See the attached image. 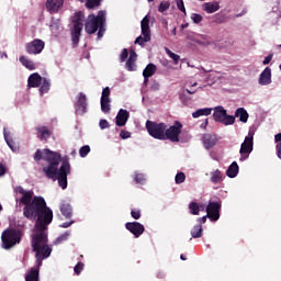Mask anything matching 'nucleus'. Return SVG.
Masks as SVG:
<instances>
[{
  "instance_id": "nucleus-25",
  "label": "nucleus",
  "mask_w": 281,
  "mask_h": 281,
  "mask_svg": "<svg viewBox=\"0 0 281 281\" xmlns=\"http://www.w3.org/2000/svg\"><path fill=\"white\" fill-rule=\"evenodd\" d=\"M21 65H23V67H25V69H29V71H34V69H36V64L27 58L26 56L22 55L19 58Z\"/></svg>"
},
{
  "instance_id": "nucleus-32",
  "label": "nucleus",
  "mask_w": 281,
  "mask_h": 281,
  "mask_svg": "<svg viewBox=\"0 0 281 281\" xmlns=\"http://www.w3.org/2000/svg\"><path fill=\"white\" fill-rule=\"evenodd\" d=\"M192 238H201L203 236V226L201 224H196L191 229Z\"/></svg>"
},
{
  "instance_id": "nucleus-6",
  "label": "nucleus",
  "mask_w": 281,
  "mask_h": 281,
  "mask_svg": "<svg viewBox=\"0 0 281 281\" xmlns=\"http://www.w3.org/2000/svg\"><path fill=\"white\" fill-rule=\"evenodd\" d=\"M213 111V120L218 122L220 124H224V126H232L236 122V117L234 115L227 114V110L222 105L215 106L212 109Z\"/></svg>"
},
{
  "instance_id": "nucleus-36",
  "label": "nucleus",
  "mask_w": 281,
  "mask_h": 281,
  "mask_svg": "<svg viewBox=\"0 0 281 281\" xmlns=\"http://www.w3.org/2000/svg\"><path fill=\"white\" fill-rule=\"evenodd\" d=\"M60 212L66 218H71V206L69 204H61Z\"/></svg>"
},
{
  "instance_id": "nucleus-52",
  "label": "nucleus",
  "mask_w": 281,
  "mask_h": 281,
  "mask_svg": "<svg viewBox=\"0 0 281 281\" xmlns=\"http://www.w3.org/2000/svg\"><path fill=\"white\" fill-rule=\"evenodd\" d=\"M209 78H211V80H213V82H216V80H218L221 78V74L218 72H212Z\"/></svg>"
},
{
  "instance_id": "nucleus-46",
  "label": "nucleus",
  "mask_w": 281,
  "mask_h": 281,
  "mask_svg": "<svg viewBox=\"0 0 281 281\" xmlns=\"http://www.w3.org/2000/svg\"><path fill=\"white\" fill-rule=\"evenodd\" d=\"M131 216L134 217L135 221H139L142 218V211L139 210H132Z\"/></svg>"
},
{
  "instance_id": "nucleus-2",
  "label": "nucleus",
  "mask_w": 281,
  "mask_h": 281,
  "mask_svg": "<svg viewBox=\"0 0 281 281\" xmlns=\"http://www.w3.org/2000/svg\"><path fill=\"white\" fill-rule=\"evenodd\" d=\"M34 159L35 161L44 159V161H46V165L43 166L44 175L53 181H58L61 190H66L67 175L71 172V165H69L68 160H64L58 168V165L60 164V154L49 149H37Z\"/></svg>"
},
{
  "instance_id": "nucleus-40",
  "label": "nucleus",
  "mask_w": 281,
  "mask_h": 281,
  "mask_svg": "<svg viewBox=\"0 0 281 281\" xmlns=\"http://www.w3.org/2000/svg\"><path fill=\"white\" fill-rule=\"evenodd\" d=\"M134 181L136 183L143 184L146 182V176L144 173L136 172L134 176Z\"/></svg>"
},
{
  "instance_id": "nucleus-38",
  "label": "nucleus",
  "mask_w": 281,
  "mask_h": 281,
  "mask_svg": "<svg viewBox=\"0 0 281 281\" xmlns=\"http://www.w3.org/2000/svg\"><path fill=\"white\" fill-rule=\"evenodd\" d=\"M192 23H194L195 25H199V23H202L203 21V15L199 14V13H191L190 16Z\"/></svg>"
},
{
  "instance_id": "nucleus-63",
  "label": "nucleus",
  "mask_w": 281,
  "mask_h": 281,
  "mask_svg": "<svg viewBox=\"0 0 281 281\" xmlns=\"http://www.w3.org/2000/svg\"><path fill=\"white\" fill-rule=\"evenodd\" d=\"M148 1H154V0H148Z\"/></svg>"
},
{
  "instance_id": "nucleus-33",
  "label": "nucleus",
  "mask_w": 281,
  "mask_h": 281,
  "mask_svg": "<svg viewBox=\"0 0 281 281\" xmlns=\"http://www.w3.org/2000/svg\"><path fill=\"white\" fill-rule=\"evenodd\" d=\"M187 38L191 43H195L196 45H207V41L201 42V38H199V34L188 33Z\"/></svg>"
},
{
  "instance_id": "nucleus-30",
  "label": "nucleus",
  "mask_w": 281,
  "mask_h": 281,
  "mask_svg": "<svg viewBox=\"0 0 281 281\" xmlns=\"http://www.w3.org/2000/svg\"><path fill=\"white\" fill-rule=\"evenodd\" d=\"M226 176L229 179H235V177H238V162L237 161L232 162V165L226 170Z\"/></svg>"
},
{
  "instance_id": "nucleus-9",
  "label": "nucleus",
  "mask_w": 281,
  "mask_h": 281,
  "mask_svg": "<svg viewBox=\"0 0 281 281\" xmlns=\"http://www.w3.org/2000/svg\"><path fill=\"white\" fill-rule=\"evenodd\" d=\"M251 153H254V134L249 132V134L245 137V140L241 143L239 149V161H247Z\"/></svg>"
},
{
  "instance_id": "nucleus-15",
  "label": "nucleus",
  "mask_w": 281,
  "mask_h": 281,
  "mask_svg": "<svg viewBox=\"0 0 281 281\" xmlns=\"http://www.w3.org/2000/svg\"><path fill=\"white\" fill-rule=\"evenodd\" d=\"M111 89L105 87L101 95V111L103 113H109L111 111Z\"/></svg>"
},
{
  "instance_id": "nucleus-45",
  "label": "nucleus",
  "mask_w": 281,
  "mask_h": 281,
  "mask_svg": "<svg viewBox=\"0 0 281 281\" xmlns=\"http://www.w3.org/2000/svg\"><path fill=\"white\" fill-rule=\"evenodd\" d=\"M97 5H100V0H87L86 7L89 9L95 8Z\"/></svg>"
},
{
  "instance_id": "nucleus-62",
  "label": "nucleus",
  "mask_w": 281,
  "mask_h": 281,
  "mask_svg": "<svg viewBox=\"0 0 281 281\" xmlns=\"http://www.w3.org/2000/svg\"><path fill=\"white\" fill-rule=\"evenodd\" d=\"M182 27H187V25H182Z\"/></svg>"
},
{
  "instance_id": "nucleus-19",
  "label": "nucleus",
  "mask_w": 281,
  "mask_h": 281,
  "mask_svg": "<svg viewBox=\"0 0 281 281\" xmlns=\"http://www.w3.org/2000/svg\"><path fill=\"white\" fill-rule=\"evenodd\" d=\"M65 0H47L46 8L48 12L56 13L60 8H63Z\"/></svg>"
},
{
  "instance_id": "nucleus-14",
  "label": "nucleus",
  "mask_w": 281,
  "mask_h": 281,
  "mask_svg": "<svg viewBox=\"0 0 281 281\" xmlns=\"http://www.w3.org/2000/svg\"><path fill=\"white\" fill-rule=\"evenodd\" d=\"M75 113L77 115H85V113H87V95L82 92L76 98Z\"/></svg>"
},
{
  "instance_id": "nucleus-55",
  "label": "nucleus",
  "mask_w": 281,
  "mask_h": 281,
  "mask_svg": "<svg viewBox=\"0 0 281 281\" xmlns=\"http://www.w3.org/2000/svg\"><path fill=\"white\" fill-rule=\"evenodd\" d=\"M207 218H210V216H207V215H204L203 217L198 218V220H196V221H198V225H203V224H205V222L207 221Z\"/></svg>"
},
{
  "instance_id": "nucleus-16",
  "label": "nucleus",
  "mask_w": 281,
  "mask_h": 281,
  "mask_svg": "<svg viewBox=\"0 0 281 281\" xmlns=\"http://www.w3.org/2000/svg\"><path fill=\"white\" fill-rule=\"evenodd\" d=\"M125 227L128 232H131V234H133V236H135V238H139V236H142V234L145 232L144 225L139 224L138 222H127Z\"/></svg>"
},
{
  "instance_id": "nucleus-26",
  "label": "nucleus",
  "mask_w": 281,
  "mask_h": 281,
  "mask_svg": "<svg viewBox=\"0 0 281 281\" xmlns=\"http://www.w3.org/2000/svg\"><path fill=\"white\" fill-rule=\"evenodd\" d=\"M203 146L206 148V150L213 148V146H216V136L212 134H205L203 136Z\"/></svg>"
},
{
  "instance_id": "nucleus-58",
  "label": "nucleus",
  "mask_w": 281,
  "mask_h": 281,
  "mask_svg": "<svg viewBox=\"0 0 281 281\" xmlns=\"http://www.w3.org/2000/svg\"><path fill=\"white\" fill-rule=\"evenodd\" d=\"M0 58H8V54L1 53V54H0Z\"/></svg>"
},
{
  "instance_id": "nucleus-41",
  "label": "nucleus",
  "mask_w": 281,
  "mask_h": 281,
  "mask_svg": "<svg viewBox=\"0 0 281 281\" xmlns=\"http://www.w3.org/2000/svg\"><path fill=\"white\" fill-rule=\"evenodd\" d=\"M199 38L201 43H205V41L207 42V44H202V47H207V45H212V41L210 40V36L199 34Z\"/></svg>"
},
{
  "instance_id": "nucleus-8",
  "label": "nucleus",
  "mask_w": 281,
  "mask_h": 281,
  "mask_svg": "<svg viewBox=\"0 0 281 281\" xmlns=\"http://www.w3.org/2000/svg\"><path fill=\"white\" fill-rule=\"evenodd\" d=\"M85 23V14L81 12L76 13L72 16V27H71V38L74 45H78L80 41V32H82V26Z\"/></svg>"
},
{
  "instance_id": "nucleus-49",
  "label": "nucleus",
  "mask_w": 281,
  "mask_h": 281,
  "mask_svg": "<svg viewBox=\"0 0 281 281\" xmlns=\"http://www.w3.org/2000/svg\"><path fill=\"white\" fill-rule=\"evenodd\" d=\"M126 58H128V49H123L121 55H120V60L121 63H124V60H126Z\"/></svg>"
},
{
  "instance_id": "nucleus-51",
  "label": "nucleus",
  "mask_w": 281,
  "mask_h": 281,
  "mask_svg": "<svg viewBox=\"0 0 281 281\" xmlns=\"http://www.w3.org/2000/svg\"><path fill=\"white\" fill-rule=\"evenodd\" d=\"M120 137L122 138V139H128L130 137H131V132H127V131H121V133H120Z\"/></svg>"
},
{
  "instance_id": "nucleus-23",
  "label": "nucleus",
  "mask_w": 281,
  "mask_h": 281,
  "mask_svg": "<svg viewBox=\"0 0 281 281\" xmlns=\"http://www.w3.org/2000/svg\"><path fill=\"white\" fill-rule=\"evenodd\" d=\"M157 71V66L155 64H148L146 68L143 71V76L145 78L144 82L145 85L148 83V79L153 76H155V72Z\"/></svg>"
},
{
  "instance_id": "nucleus-48",
  "label": "nucleus",
  "mask_w": 281,
  "mask_h": 281,
  "mask_svg": "<svg viewBox=\"0 0 281 281\" xmlns=\"http://www.w3.org/2000/svg\"><path fill=\"white\" fill-rule=\"evenodd\" d=\"M214 19V23H225V16L221 15V13L215 14Z\"/></svg>"
},
{
  "instance_id": "nucleus-59",
  "label": "nucleus",
  "mask_w": 281,
  "mask_h": 281,
  "mask_svg": "<svg viewBox=\"0 0 281 281\" xmlns=\"http://www.w3.org/2000/svg\"><path fill=\"white\" fill-rule=\"evenodd\" d=\"M172 34H173V36H177V29L172 30Z\"/></svg>"
},
{
  "instance_id": "nucleus-61",
  "label": "nucleus",
  "mask_w": 281,
  "mask_h": 281,
  "mask_svg": "<svg viewBox=\"0 0 281 281\" xmlns=\"http://www.w3.org/2000/svg\"><path fill=\"white\" fill-rule=\"evenodd\" d=\"M192 87H196V82H194V83L192 85Z\"/></svg>"
},
{
  "instance_id": "nucleus-34",
  "label": "nucleus",
  "mask_w": 281,
  "mask_h": 281,
  "mask_svg": "<svg viewBox=\"0 0 281 281\" xmlns=\"http://www.w3.org/2000/svg\"><path fill=\"white\" fill-rule=\"evenodd\" d=\"M192 93H194V91H190L189 89L183 90L180 94L181 102H183V104H188V102H190V100H192L190 98V95H192Z\"/></svg>"
},
{
  "instance_id": "nucleus-3",
  "label": "nucleus",
  "mask_w": 281,
  "mask_h": 281,
  "mask_svg": "<svg viewBox=\"0 0 281 281\" xmlns=\"http://www.w3.org/2000/svg\"><path fill=\"white\" fill-rule=\"evenodd\" d=\"M106 22V11H100L98 15L90 14L86 22L85 30L87 34H95L98 32V38L104 36V23Z\"/></svg>"
},
{
  "instance_id": "nucleus-12",
  "label": "nucleus",
  "mask_w": 281,
  "mask_h": 281,
  "mask_svg": "<svg viewBox=\"0 0 281 281\" xmlns=\"http://www.w3.org/2000/svg\"><path fill=\"white\" fill-rule=\"evenodd\" d=\"M45 49V43L43 40L35 38L26 44V52L32 56H37L42 54Z\"/></svg>"
},
{
  "instance_id": "nucleus-7",
  "label": "nucleus",
  "mask_w": 281,
  "mask_h": 281,
  "mask_svg": "<svg viewBox=\"0 0 281 281\" xmlns=\"http://www.w3.org/2000/svg\"><path fill=\"white\" fill-rule=\"evenodd\" d=\"M2 247L3 249H11L14 245L21 243V232L14 229H7L2 233Z\"/></svg>"
},
{
  "instance_id": "nucleus-22",
  "label": "nucleus",
  "mask_w": 281,
  "mask_h": 281,
  "mask_svg": "<svg viewBox=\"0 0 281 281\" xmlns=\"http://www.w3.org/2000/svg\"><path fill=\"white\" fill-rule=\"evenodd\" d=\"M189 211H190V214H192L193 216H199L201 212H205V204L191 202L189 204Z\"/></svg>"
},
{
  "instance_id": "nucleus-10",
  "label": "nucleus",
  "mask_w": 281,
  "mask_h": 281,
  "mask_svg": "<svg viewBox=\"0 0 281 281\" xmlns=\"http://www.w3.org/2000/svg\"><path fill=\"white\" fill-rule=\"evenodd\" d=\"M142 35L135 40L137 45H145L150 42V18L146 15L140 22Z\"/></svg>"
},
{
  "instance_id": "nucleus-28",
  "label": "nucleus",
  "mask_w": 281,
  "mask_h": 281,
  "mask_svg": "<svg viewBox=\"0 0 281 281\" xmlns=\"http://www.w3.org/2000/svg\"><path fill=\"white\" fill-rule=\"evenodd\" d=\"M36 131L40 139H49L52 137V131L47 126H40Z\"/></svg>"
},
{
  "instance_id": "nucleus-27",
  "label": "nucleus",
  "mask_w": 281,
  "mask_h": 281,
  "mask_svg": "<svg viewBox=\"0 0 281 281\" xmlns=\"http://www.w3.org/2000/svg\"><path fill=\"white\" fill-rule=\"evenodd\" d=\"M235 117H238L239 122H243V124H247L249 120V113H247L245 108H238L235 112Z\"/></svg>"
},
{
  "instance_id": "nucleus-37",
  "label": "nucleus",
  "mask_w": 281,
  "mask_h": 281,
  "mask_svg": "<svg viewBox=\"0 0 281 281\" xmlns=\"http://www.w3.org/2000/svg\"><path fill=\"white\" fill-rule=\"evenodd\" d=\"M274 140L277 143V155L281 159V133L274 136Z\"/></svg>"
},
{
  "instance_id": "nucleus-47",
  "label": "nucleus",
  "mask_w": 281,
  "mask_h": 281,
  "mask_svg": "<svg viewBox=\"0 0 281 281\" xmlns=\"http://www.w3.org/2000/svg\"><path fill=\"white\" fill-rule=\"evenodd\" d=\"M82 269H85V263L78 262L75 266V273H77V276H80V272L82 271Z\"/></svg>"
},
{
  "instance_id": "nucleus-29",
  "label": "nucleus",
  "mask_w": 281,
  "mask_h": 281,
  "mask_svg": "<svg viewBox=\"0 0 281 281\" xmlns=\"http://www.w3.org/2000/svg\"><path fill=\"white\" fill-rule=\"evenodd\" d=\"M210 177L212 183H223L224 176L221 170L215 169L211 171Z\"/></svg>"
},
{
  "instance_id": "nucleus-20",
  "label": "nucleus",
  "mask_w": 281,
  "mask_h": 281,
  "mask_svg": "<svg viewBox=\"0 0 281 281\" xmlns=\"http://www.w3.org/2000/svg\"><path fill=\"white\" fill-rule=\"evenodd\" d=\"M137 61V53L135 50L130 52V57L125 64V69L127 71H135L137 69V65L135 64Z\"/></svg>"
},
{
  "instance_id": "nucleus-54",
  "label": "nucleus",
  "mask_w": 281,
  "mask_h": 281,
  "mask_svg": "<svg viewBox=\"0 0 281 281\" xmlns=\"http://www.w3.org/2000/svg\"><path fill=\"white\" fill-rule=\"evenodd\" d=\"M273 59V55L270 54L267 57H265L262 65H269V63H271V60Z\"/></svg>"
},
{
  "instance_id": "nucleus-17",
  "label": "nucleus",
  "mask_w": 281,
  "mask_h": 281,
  "mask_svg": "<svg viewBox=\"0 0 281 281\" xmlns=\"http://www.w3.org/2000/svg\"><path fill=\"white\" fill-rule=\"evenodd\" d=\"M258 85H260L261 87H267V86L271 85V68L270 67H266L262 70V72L259 75Z\"/></svg>"
},
{
  "instance_id": "nucleus-18",
  "label": "nucleus",
  "mask_w": 281,
  "mask_h": 281,
  "mask_svg": "<svg viewBox=\"0 0 281 281\" xmlns=\"http://www.w3.org/2000/svg\"><path fill=\"white\" fill-rule=\"evenodd\" d=\"M202 8L206 14H214L221 10V3L218 1L205 2Z\"/></svg>"
},
{
  "instance_id": "nucleus-21",
  "label": "nucleus",
  "mask_w": 281,
  "mask_h": 281,
  "mask_svg": "<svg viewBox=\"0 0 281 281\" xmlns=\"http://www.w3.org/2000/svg\"><path fill=\"white\" fill-rule=\"evenodd\" d=\"M128 111L121 109L116 115V126H126V122H128Z\"/></svg>"
},
{
  "instance_id": "nucleus-1",
  "label": "nucleus",
  "mask_w": 281,
  "mask_h": 281,
  "mask_svg": "<svg viewBox=\"0 0 281 281\" xmlns=\"http://www.w3.org/2000/svg\"><path fill=\"white\" fill-rule=\"evenodd\" d=\"M16 194H21V203L24 206V216L29 221H36L32 233V247L35 251L37 268H32L26 274V281H38V269L45 258L52 256V246L47 245L48 225L54 221V212L47 206L43 196H34V191L24 190L22 187L15 188ZM37 218V220H36Z\"/></svg>"
},
{
  "instance_id": "nucleus-4",
  "label": "nucleus",
  "mask_w": 281,
  "mask_h": 281,
  "mask_svg": "<svg viewBox=\"0 0 281 281\" xmlns=\"http://www.w3.org/2000/svg\"><path fill=\"white\" fill-rule=\"evenodd\" d=\"M27 87L30 88H36L40 87V95H45V93H48L49 87H52V83L49 82V79L41 77L37 72H34L30 75L27 79Z\"/></svg>"
},
{
  "instance_id": "nucleus-60",
  "label": "nucleus",
  "mask_w": 281,
  "mask_h": 281,
  "mask_svg": "<svg viewBox=\"0 0 281 281\" xmlns=\"http://www.w3.org/2000/svg\"><path fill=\"white\" fill-rule=\"evenodd\" d=\"M181 260H186V256L181 255L180 256Z\"/></svg>"
},
{
  "instance_id": "nucleus-35",
  "label": "nucleus",
  "mask_w": 281,
  "mask_h": 281,
  "mask_svg": "<svg viewBox=\"0 0 281 281\" xmlns=\"http://www.w3.org/2000/svg\"><path fill=\"white\" fill-rule=\"evenodd\" d=\"M165 52H166L167 56H169V58H171V60H173L175 65H179V60H181V56H179L178 54H175L169 48H165Z\"/></svg>"
},
{
  "instance_id": "nucleus-44",
  "label": "nucleus",
  "mask_w": 281,
  "mask_h": 281,
  "mask_svg": "<svg viewBox=\"0 0 281 281\" xmlns=\"http://www.w3.org/2000/svg\"><path fill=\"white\" fill-rule=\"evenodd\" d=\"M176 5L178 8V10H180V12H183V14H188V12L186 11V4L183 3V0H176Z\"/></svg>"
},
{
  "instance_id": "nucleus-43",
  "label": "nucleus",
  "mask_w": 281,
  "mask_h": 281,
  "mask_svg": "<svg viewBox=\"0 0 281 281\" xmlns=\"http://www.w3.org/2000/svg\"><path fill=\"white\" fill-rule=\"evenodd\" d=\"M176 183L179 186L186 181V173L178 172L175 178Z\"/></svg>"
},
{
  "instance_id": "nucleus-24",
  "label": "nucleus",
  "mask_w": 281,
  "mask_h": 281,
  "mask_svg": "<svg viewBox=\"0 0 281 281\" xmlns=\"http://www.w3.org/2000/svg\"><path fill=\"white\" fill-rule=\"evenodd\" d=\"M3 135H4V140L9 146V148L12 150V153H19V146L16 145V143H14V140L12 139V135L8 133L5 128L3 131Z\"/></svg>"
},
{
  "instance_id": "nucleus-39",
  "label": "nucleus",
  "mask_w": 281,
  "mask_h": 281,
  "mask_svg": "<svg viewBox=\"0 0 281 281\" xmlns=\"http://www.w3.org/2000/svg\"><path fill=\"white\" fill-rule=\"evenodd\" d=\"M170 9V2L168 1H162L160 2L159 7H158V12H160L161 14H164V12H166L167 10Z\"/></svg>"
},
{
  "instance_id": "nucleus-53",
  "label": "nucleus",
  "mask_w": 281,
  "mask_h": 281,
  "mask_svg": "<svg viewBox=\"0 0 281 281\" xmlns=\"http://www.w3.org/2000/svg\"><path fill=\"white\" fill-rule=\"evenodd\" d=\"M100 128H109V121L108 120H101L99 123Z\"/></svg>"
},
{
  "instance_id": "nucleus-31",
  "label": "nucleus",
  "mask_w": 281,
  "mask_h": 281,
  "mask_svg": "<svg viewBox=\"0 0 281 281\" xmlns=\"http://www.w3.org/2000/svg\"><path fill=\"white\" fill-rule=\"evenodd\" d=\"M207 115H212V108L199 109L192 113V117H194L195 120L198 117H203V116H207Z\"/></svg>"
},
{
  "instance_id": "nucleus-42",
  "label": "nucleus",
  "mask_w": 281,
  "mask_h": 281,
  "mask_svg": "<svg viewBox=\"0 0 281 281\" xmlns=\"http://www.w3.org/2000/svg\"><path fill=\"white\" fill-rule=\"evenodd\" d=\"M91 153V147L89 145H86L79 149L80 157H87Z\"/></svg>"
},
{
  "instance_id": "nucleus-64",
  "label": "nucleus",
  "mask_w": 281,
  "mask_h": 281,
  "mask_svg": "<svg viewBox=\"0 0 281 281\" xmlns=\"http://www.w3.org/2000/svg\"><path fill=\"white\" fill-rule=\"evenodd\" d=\"M279 47H281V44L279 45Z\"/></svg>"
},
{
  "instance_id": "nucleus-11",
  "label": "nucleus",
  "mask_w": 281,
  "mask_h": 281,
  "mask_svg": "<svg viewBox=\"0 0 281 281\" xmlns=\"http://www.w3.org/2000/svg\"><path fill=\"white\" fill-rule=\"evenodd\" d=\"M183 125L179 121H176L173 125L166 127L165 140L169 139V142L173 143L179 142V137L181 135Z\"/></svg>"
},
{
  "instance_id": "nucleus-50",
  "label": "nucleus",
  "mask_w": 281,
  "mask_h": 281,
  "mask_svg": "<svg viewBox=\"0 0 281 281\" xmlns=\"http://www.w3.org/2000/svg\"><path fill=\"white\" fill-rule=\"evenodd\" d=\"M69 236H70L69 232L64 233L57 238V243H63L64 240H67Z\"/></svg>"
},
{
  "instance_id": "nucleus-13",
  "label": "nucleus",
  "mask_w": 281,
  "mask_h": 281,
  "mask_svg": "<svg viewBox=\"0 0 281 281\" xmlns=\"http://www.w3.org/2000/svg\"><path fill=\"white\" fill-rule=\"evenodd\" d=\"M204 210H206V216H209L210 221L216 222L221 218V203L210 202Z\"/></svg>"
},
{
  "instance_id": "nucleus-5",
  "label": "nucleus",
  "mask_w": 281,
  "mask_h": 281,
  "mask_svg": "<svg viewBox=\"0 0 281 281\" xmlns=\"http://www.w3.org/2000/svg\"><path fill=\"white\" fill-rule=\"evenodd\" d=\"M146 128L150 137H154V139H160L166 142V128H167L166 123L147 121Z\"/></svg>"
},
{
  "instance_id": "nucleus-57",
  "label": "nucleus",
  "mask_w": 281,
  "mask_h": 281,
  "mask_svg": "<svg viewBox=\"0 0 281 281\" xmlns=\"http://www.w3.org/2000/svg\"><path fill=\"white\" fill-rule=\"evenodd\" d=\"M5 175V167L0 165V177H3Z\"/></svg>"
},
{
  "instance_id": "nucleus-56",
  "label": "nucleus",
  "mask_w": 281,
  "mask_h": 281,
  "mask_svg": "<svg viewBox=\"0 0 281 281\" xmlns=\"http://www.w3.org/2000/svg\"><path fill=\"white\" fill-rule=\"evenodd\" d=\"M71 225H74V221L64 223V224L60 225V227H63L64 229H67V227H71Z\"/></svg>"
}]
</instances>
